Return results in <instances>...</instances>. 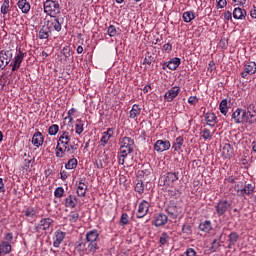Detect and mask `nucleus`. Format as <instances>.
<instances>
[{
    "label": "nucleus",
    "instance_id": "1",
    "mask_svg": "<svg viewBox=\"0 0 256 256\" xmlns=\"http://www.w3.org/2000/svg\"><path fill=\"white\" fill-rule=\"evenodd\" d=\"M79 150V139L73 138V129L61 126L57 136L55 156L63 159L65 155H75Z\"/></svg>",
    "mask_w": 256,
    "mask_h": 256
},
{
    "label": "nucleus",
    "instance_id": "2",
    "mask_svg": "<svg viewBox=\"0 0 256 256\" xmlns=\"http://www.w3.org/2000/svg\"><path fill=\"white\" fill-rule=\"evenodd\" d=\"M86 243L89 253H96L99 249V232L90 230L86 233Z\"/></svg>",
    "mask_w": 256,
    "mask_h": 256
},
{
    "label": "nucleus",
    "instance_id": "3",
    "mask_svg": "<svg viewBox=\"0 0 256 256\" xmlns=\"http://www.w3.org/2000/svg\"><path fill=\"white\" fill-rule=\"evenodd\" d=\"M44 13L48 15L49 17H57L59 13H61V5H59V2L53 1V0H47L44 2Z\"/></svg>",
    "mask_w": 256,
    "mask_h": 256
},
{
    "label": "nucleus",
    "instance_id": "4",
    "mask_svg": "<svg viewBox=\"0 0 256 256\" xmlns=\"http://www.w3.org/2000/svg\"><path fill=\"white\" fill-rule=\"evenodd\" d=\"M13 233L6 232L4 233V240L0 242V254L9 255L13 251Z\"/></svg>",
    "mask_w": 256,
    "mask_h": 256
},
{
    "label": "nucleus",
    "instance_id": "5",
    "mask_svg": "<svg viewBox=\"0 0 256 256\" xmlns=\"http://www.w3.org/2000/svg\"><path fill=\"white\" fill-rule=\"evenodd\" d=\"M119 145V151H124L126 153H133V151H135V140H133L131 137H123L120 140Z\"/></svg>",
    "mask_w": 256,
    "mask_h": 256
},
{
    "label": "nucleus",
    "instance_id": "6",
    "mask_svg": "<svg viewBox=\"0 0 256 256\" xmlns=\"http://www.w3.org/2000/svg\"><path fill=\"white\" fill-rule=\"evenodd\" d=\"M232 120L236 124L249 123V116H247V111H245L241 108H237L232 113Z\"/></svg>",
    "mask_w": 256,
    "mask_h": 256
},
{
    "label": "nucleus",
    "instance_id": "7",
    "mask_svg": "<svg viewBox=\"0 0 256 256\" xmlns=\"http://www.w3.org/2000/svg\"><path fill=\"white\" fill-rule=\"evenodd\" d=\"M229 209H231V202H229L227 199H221L215 205V210L218 217H223V215H225Z\"/></svg>",
    "mask_w": 256,
    "mask_h": 256
},
{
    "label": "nucleus",
    "instance_id": "8",
    "mask_svg": "<svg viewBox=\"0 0 256 256\" xmlns=\"http://www.w3.org/2000/svg\"><path fill=\"white\" fill-rule=\"evenodd\" d=\"M13 59V53L9 50H0V69H5Z\"/></svg>",
    "mask_w": 256,
    "mask_h": 256
},
{
    "label": "nucleus",
    "instance_id": "9",
    "mask_svg": "<svg viewBox=\"0 0 256 256\" xmlns=\"http://www.w3.org/2000/svg\"><path fill=\"white\" fill-rule=\"evenodd\" d=\"M171 149V142L169 140H157L154 143V150L157 153H163V151H169Z\"/></svg>",
    "mask_w": 256,
    "mask_h": 256
},
{
    "label": "nucleus",
    "instance_id": "10",
    "mask_svg": "<svg viewBox=\"0 0 256 256\" xmlns=\"http://www.w3.org/2000/svg\"><path fill=\"white\" fill-rule=\"evenodd\" d=\"M65 19H63V17L60 16H55L52 18V20H48L47 21V25H49V23L51 24V27H53L54 31H57V33H59L61 31V29H63V23H64Z\"/></svg>",
    "mask_w": 256,
    "mask_h": 256
},
{
    "label": "nucleus",
    "instance_id": "11",
    "mask_svg": "<svg viewBox=\"0 0 256 256\" xmlns=\"http://www.w3.org/2000/svg\"><path fill=\"white\" fill-rule=\"evenodd\" d=\"M235 191L237 192L238 197H245V195H253L255 193V186L252 184H246L241 189L235 188Z\"/></svg>",
    "mask_w": 256,
    "mask_h": 256
},
{
    "label": "nucleus",
    "instance_id": "12",
    "mask_svg": "<svg viewBox=\"0 0 256 256\" xmlns=\"http://www.w3.org/2000/svg\"><path fill=\"white\" fill-rule=\"evenodd\" d=\"M256 74V63L249 62L244 66V71L241 72V77L243 79H247L248 75H255Z\"/></svg>",
    "mask_w": 256,
    "mask_h": 256
},
{
    "label": "nucleus",
    "instance_id": "13",
    "mask_svg": "<svg viewBox=\"0 0 256 256\" xmlns=\"http://www.w3.org/2000/svg\"><path fill=\"white\" fill-rule=\"evenodd\" d=\"M53 223V219L51 218H43L40 220L38 225L35 227V231L39 233L40 231H47L49 227H51V224Z\"/></svg>",
    "mask_w": 256,
    "mask_h": 256
},
{
    "label": "nucleus",
    "instance_id": "14",
    "mask_svg": "<svg viewBox=\"0 0 256 256\" xmlns=\"http://www.w3.org/2000/svg\"><path fill=\"white\" fill-rule=\"evenodd\" d=\"M147 213H149V202H147V200H143L138 206L136 217L138 219H143Z\"/></svg>",
    "mask_w": 256,
    "mask_h": 256
},
{
    "label": "nucleus",
    "instance_id": "15",
    "mask_svg": "<svg viewBox=\"0 0 256 256\" xmlns=\"http://www.w3.org/2000/svg\"><path fill=\"white\" fill-rule=\"evenodd\" d=\"M164 185H173L175 181L179 180V172H167L166 175L163 176Z\"/></svg>",
    "mask_w": 256,
    "mask_h": 256
},
{
    "label": "nucleus",
    "instance_id": "16",
    "mask_svg": "<svg viewBox=\"0 0 256 256\" xmlns=\"http://www.w3.org/2000/svg\"><path fill=\"white\" fill-rule=\"evenodd\" d=\"M114 133L115 130L113 128H108L107 131L103 132L102 137L100 139L102 147H106L109 144V141L111 140V137H113Z\"/></svg>",
    "mask_w": 256,
    "mask_h": 256
},
{
    "label": "nucleus",
    "instance_id": "17",
    "mask_svg": "<svg viewBox=\"0 0 256 256\" xmlns=\"http://www.w3.org/2000/svg\"><path fill=\"white\" fill-rule=\"evenodd\" d=\"M181 91V89L178 86H174L171 89H169L165 95H164V99L168 102L171 103V101H173V99H175V97H177V95H179V92Z\"/></svg>",
    "mask_w": 256,
    "mask_h": 256
},
{
    "label": "nucleus",
    "instance_id": "18",
    "mask_svg": "<svg viewBox=\"0 0 256 256\" xmlns=\"http://www.w3.org/2000/svg\"><path fill=\"white\" fill-rule=\"evenodd\" d=\"M44 141H45V138L43 137V133L39 131L34 133L32 137V145H34V147H37V148L41 147Z\"/></svg>",
    "mask_w": 256,
    "mask_h": 256
},
{
    "label": "nucleus",
    "instance_id": "19",
    "mask_svg": "<svg viewBox=\"0 0 256 256\" xmlns=\"http://www.w3.org/2000/svg\"><path fill=\"white\" fill-rule=\"evenodd\" d=\"M167 221H169V218L167 215L160 213L156 215L154 220L155 227H163V225H166Z\"/></svg>",
    "mask_w": 256,
    "mask_h": 256
},
{
    "label": "nucleus",
    "instance_id": "20",
    "mask_svg": "<svg viewBox=\"0 0 256 256\" xmlns=\"http://www.w3.org/2000/svg\"><path fill=\"white\" fill-rule=\"evenodd\" d=\"M232 15H233L234 19L243 21V19H245L247 17V10L237 7V8H234Z\"/></svg>",
    "mask_w": 256,
    "mask_h": 256
},
{
    "label": "nucleus",
    "instance_id": "21",
    "mask_svg": "<svg viewBox=\"0 0 256 256\" xmlns=\"http://www.w3.org/2000/svg\"><path fill=\"white\" fill-rule=\"evenodd\" d=\"M179 65H181V58H177V57L164 63V67H167L168 69H170V71H175L177 67H179Z\"/></svg>",
    "mask_w": 256,
    "mask_h": 256
},
{
    "label": "nucleus",
    "instance_id": "22",
    "mask_svg": "<svg viewBox=\"0 0 256 256\" xmlns=\"http://www.w3.org/2000/svg\"><path fill=\"white\" fill-rule=\"evenodd\" d=\"M63 239H65V232H61V231L55 232L53 247H55L56 249H59L61 243H63Z\"/></svg>",
    "mask_w": 256,
    "mask_h": 256
},
{
    "label": "nucleus",
    "instance_id": "23",
    "mask_svg": "<svg viewBox=\"0 0 256 256\" xmlns=\"http://www.w3.org/2000/svg\"><path fill=\"white\" fill-rule=\"evenodd\" d=\"M198 228L200 231H203V233H211V231H213V224L211 220H205L199 224Z\"/></svg>",
    "mask_w": 256,
    "mask_h": 256
},
{
    "label": "nucleus",
    "instance_id": "24",
    "mask_svg": "<svg viewBox=\"0 0 256 256\" xmlns=\"http://www.w3.org/2000/svg\"><path fill=\"white\" fill-rule=\"evenodd\" d=\"M64 205L68 207V209H75V207H77V197L69 195L65 198Z\"/></svg>",
    "mask_w": 256,
    "mask_h": 256
},
{
    "label": "nucleus",
    "instance_id": "25",
    "mask_svg": "<svg viewBox=\"0 0 256 256\" xmlns=\"http://www.w3.org/2000/svg\"><path fill=\"white\" fill-rule=\"evenodd\" d=\"M247 113L250 118H248L249 123H255L256 122V105L250 104L247 108Z\"/></svg>",
    "mask_w": 256,
    "mask_h": 256
},
{
    "label": "nucleus",
    "instance_id": "26",
    "mask_svg": "<svg viewBox=\"0 0 256 256\" xmlns=\"http://www.w3.org/2000/svg\"><path fill=\"white\" fill-rule=\"evenodd\" d=\"M50 35L51 27H49V24L42 26L39 31V39H49Z\"/></svg>",
    "mask_w": 256,
    "mask_h": 256
},
{
    "label": "nucleus",
    "instance_id": "27",
    "mask_svg": "<svg viewBox=\"0 0 256 256\" xmlns=\"http://www.w3.org/2000/svg\"><path fill=\"white\" fill-rule=\"evenodd\" d=\"M18 8L22 11V13H29L31 11V4L27 0H19L18 3Z\"/></svg>",
    "mask_w": 256,
    "mask_h": 256
},
{
    "label": "nucleus",
    "instance_id": "28",
    "mask_svg": "<svg viewBox=\"0 0 256 256\" xmlns=\"http://www.w3.org/2000/svg\"><path fill=\"white\" fill-rule=\"evenodd\" d=\"M205 121L209 127H215L217 125V116L214 113H206Z\"/></svg>",
    "mask_w": 256,
    "mask_h": 256
},
{
    "label": "nucleus",
    "instance_id": "29",
    "mask_svg": "<svg viewBox=\"0 0 256 256\" xmlns=\"http://www.w3.org/2000/svg\"><path fill=\"white\" fill-rule=\"evenodd\" d=\"M141 115V106L139 104H134L129 112V117L135 119Z\"/></svg>",
    "mask_w": 256,
    "mask_h": 256
},
{
    "label": "nucleus",
    "instance_id": "30",
    "mask_svg": "<svg viewBox=\"0 0 256 256\" xmlns=\"http://www.w3.org/2000/svg\"><path fill=\"white\" fill-rule=\"evenodd\" d=\"M87 193V184L84 182H79L77 185V195L78 197H85Z\"/></svg>",
    "mask_w": 256,
    "mask_h": 256
},
{
    "label": "nucleus",
    "instance_id": "31",
    "mask_svg": "<svg viewBox=\"0 0 256 256\" xmlns=\"http://www.w3.org/2000/svg\"><path fill=\"white\" fill-rule=\"evenodd\" d=\"M183 143H184L183 137L182 136L177 137L173 142L172 149L178 153L179 151H181V147H183Z\"/></svg>",
    "mask_w": 256,
    "mask_h": 256
},
{
    "label": "nucleus",
    "instance_id": "32",
    "mask_svg": "<svg viewBox=\"0 0 256 256\" xmlns=\"http://www.w3.org/2000/svg\"><path fill=\"white\" fill-rule=\"evenodd\" d=\"M23 213L25 217H28L29 219H35V217L37 216V209L29 206L23 211Z\"/></svg>",
    "mask_w": 256,
    "mask_h": 256
},
{
    "label": "nucleus",
    "instance_id": "33",
    "mask_svg": "<svg viewBox=\"0 0 256 256\" xmlns=\"http://www.w3.org/2000/svg\"><path fill=\"white\" fill-rule=\"evenodd\" d=\"M75 249L78 251V253H84V251H89L87 248V242H83V240H78L75 243Z\"/></svg>",
    "mask_w": 256,
    "mask_h": 256
},
{
    "label": "nucleus",
    "instance_id": "34",
    "mask_svg": "<svg viewBox=\"0 0 256 256\" xmlns=\"http://www.w3.org/2000/svg\"><path fill=\"white\" fill-rule=\"evenodd\" d=\"M182 19L184 23H191L193 19H195V13H193L192 11H186L183 13Z\"/></svg>",
    "mask_w": 256,
    "mask_h": 256
},
{
    "label": "nucleus",
    "instance_id": "35",
    "mask_svg": "<svg viewBox=\"0 0 256 256\" xmlns=\"http://www.w3.org/2000/svg\"><path fill=\"white\" fill-rule=\"evenodd\" d=\"M77 165H79V162L77 161V158H71L65 164V169H68V170L77 169Z\"/></svg>",
    "mask_w": 256,
    "mask_h": 256
},
{
    "label": "nucleus",
    "instance_id": "36",
    "mask_svg": "<svg viewBox=\"0 0 256 256\" xmlns=\"http://www.w3.org/2000/svg\"><path fill=\"white\" fill-rule=\"evenodd\" d=\"M84 123L83 120L77 119L76 124H75V134L76 135H81L84 131Z\"/></svg>",
    "mask_w": 256,
    "mask_h": 256
},
{
    "label": "nucleus",
    "instance_id": "37",
    "mask_svg": "<svg viewBox=\"0 0 256 256\" xmlns=\"http://www.w3.org/2000/svg\"><path fill=\"white\" fill-rule=\"evenodd\" d=\"M23 59H25V53H23L21 50L15 55L13 63L16 65H19L21 67V64L23 63Z\"/></svg>",
    "mask_w": 256,
    "mask_h": 256
},
{
    "label": "nucleus",
    "instance_id": "38",
    "mask_svg": "<svg viewBox=\"0 0 256 256\" xmlns=\"http://www.w3.org/2000/svg\"><path fill=\"white\" fill-rule=\"evenodd\" d=\"M171 241V236L167 232H163L159 238L160 245H167Z\"/></svg>",
    "mask_w": 256,
    "mask_h": 256
},
{
    "label": "nucleus",
    "instance_id": "39",
    "mask_svg": "<svg viewBox=\"0 0 256 256\" xmlns=\"http://www.w3.org/2000/svg\"><path fill=\"white\" fill-rule=\"evenodd\" d=\"M219 109H220V113H222V115H227V113L229 111V107L227 106V99H223L220 102Z\"/></svg>",
    "mask_w": 256,
    "mask_h": 256
},
{
    "label": "nucleus",
    "instance_id": "40",
    "mask_svg": "<svg viewBox=\"0 0 256 256\" xmlns=\"http://www.w3.org/2000/svg\"><path fill=\"white\" fill-rule=\"evenodd\" d=\"M61 130H59V125L57 124H52L49 128H48V135H51L52 137H55V135H57V133L59 134Z\"/></svg>",
    "mask_w": 256,
    "mask_h": 256
},
{
    "label": "nucleus",
    "instance_id": "41",
    "mask_svg": "<svg viewBox=\"0 0 256 256\" xmlns=\"http://www.w3.org/2000/svg\"><path fill=\"white\" fill-rule=\"evenodd\" d=\"M202 139H204V141H207L208 139H212L213 138V134L211 133V130L204 128L201 133H200Z\"/></svg>",
    "mask_w": 256,
    "mask_h": 256
},
{
    "label": "nucleus",
    "instance_id": "42",
    "mask_svg": "<svg viewBox=\"0 0 256 256\" xmlns=\"http://www.w3.org/2000/svg\"><path fill=\"white\" fill-rule=\"evenodd\" d=\"M151 63H155V57L150 52H147L144 58V65H151Z\"/></svg>",
    "mask_w": 256,
    "mask_h": 256
},
{
    "label": "nucleus",
    "instance_id": "43",
    "mask_svg": "<svg viewBox=\"0 0 256 256\" xmlns=\"http://www.w3.org/2000/svg\"><path fill=\"white\" fill-rule=\"evenodd\" d=\"M229 243H232V245H235L237 241H239V234L236 232H231L228 236Z\"/></svg>",
    "mask_w": 256,
    "mask_h": 256
},
{
    "label": "nucleus",
    "instance_id": "44",
    "mask_svg": "<svg viewBox=\"0 0 256 256\" xmlns=\"http://www.w3.org/2000/svg\"><path fill=\"white\" fill-rule=\"evenodd\" d=\"M135 191H136V193H139L140 195L144 193V191H145V184H143V181L139 180L136 183Z\"/></svg>",
    "mask_w": 256,
    "mask_h": 256
},
{
    "label": "nucleus",
    "instance_id": "45",
    "mask_svg": "<svg viewBox=\"0 0 256 256\" xmlns=\"http://www.w3.org/2000/svg\"><path fill=\"white\" fill-rule=\"evenodd\" d=\"M68 217L70 223H77V221H79V212L72 211Z\"/></svg>",
    "mask_w": 256,
    "mask_h": 256
},
{
    "label": "nucleus",
    "instance_id": "46",
    "mask_svg": "<svg viewBox=\"0 0 256 256\" xmlns=\"http://www.w3.org/2000/svg\"><path fill=\"white\" fill-rule=\"evenodd\" d=\"M168 213L171 215L172 219H177L179 217V211L177 210V206L168 208Z\"/></svg>",
    "mask_w": 256,
    "mask_h": 256
},
{
    "label": "nucleus",
    "instance_id": "47",
    "mask_svg": "<svg viewBox=\"0 0 256 256\" xmlns=\"http://www.w3.org/2000/svg\"><path fill=\"white\" fill-rule=\"evenodd\" d=\"M63 195H65V189H63V187L60 186L54 190V197H56L57 199H61Z\"/></svg>",
    "mask_w": 256,
    "mask_h": 256
},
{
    "label": "nucleus",
    "instance_id": "48",
    "mask_svg": "<svg viewBox=\"0 0 256 256\" xmlns=\"http://www.w3.org/2000/svg\"><path fill=\"white\" fill-rule=\"evenodd\" d=\"M0 11L2 15H7L9 13V0H4Z\"/></svg>",
    "mask_w": 256,
    "mask_h": 256
},
{
    "label": "nucleus",
    "instance_id": "49",
    "mask_svg": "<svg viewBox=\"0 0 256 256\" xmlns=\"http://www.w3.org/2000/svg\"><path fill=\"white\" fill-rule=\"evenodd\" d=\"M107 35H109V37H115L117 35V28L115 25H110L107 28Z\"/></svg>",
    "mask_w": 256,
    "mask_h": 256
},
{
    "label": "nucleus",
    "instance_id": "50",
    "mask_svg": "<svg viewBox=\"0 0 256 256\" xmlns=\"http://www.w3.org/2000/svg\"><path fill=\"white\" fill-rule=\"evenodd\" d=\"M129 224V214L123 213L120 218V225L125 226Z\"/></svg>",
    "mask_w": 256,
    "mask_h": 256
},
{
    "label": "nucleus",
    "instance_id": "51",
    "mask_svg": "<svg viewBox=\"0 0 256 256\" xmlns=\"http://www.w3.org/2000/svg\"><path fill=\"white\" fill-rule=\"evenodd\" d=\"M182 232L185 234V235H191V233H193V230L191 229V225L189 224H184L182 226Z\"/></svg>",
    "mask_w": 256,
    "mask_h": 256
},
{
    "label": "nucleus",
    "instance_id": "52",
    "mask_svg": "<svg viewBox=\"0 0 256 256\" xmlns=\"http://www.w3.org/2000/svg\"><path fill=\"white\" fill-rule=\"evenodd\" d=\"M218 247H221V243L217 239H214L212 242V246L210 247V251H212V253H215Z\"/></svg>",
    "mask_w": 256,
    "mask_h": 256
},
{
    "label": "nucleus",
    "instance_id": "53",
    "mask_svg": "<svg viewBox=\"0 0 256 256\" xmlns=\"http://www.w3.org/2000/svg\"><path fill=\"white\" fill-rule=\"evenodd\" d=\"M223 151H227V157H232L233 156V147H231L230 144H226L223 148Z\"/></svg>",
    "mask_w": 256,
    "mask_h": 256
},
{
    "label": "nucleus",
    "instance_id": "54",
    "mask_svg": "<svg viewBox=\"0 0 256 256\" xmlns=\"http://www.w3.org/2000/svg\"><path fill=\"white\" fill-rule=\"evenodd\" d=\"M162 51H165L166 53H171L173 51V45L171 43H166L162 46Z\"/></svg>",
    "mask_w": 256,
    "mask_h": 256
},
{
    "label": "nucleus",
    "instance_id": "55",
    "mask_svg": "<svg viewBox=\"0 0 256 256\" xmlns=\"http://www.w3.org/2000/svg\"><path fill=\"white\" fill-rule=\"evenodd\" d=\"M188 103L190 105H197V103H199V98H197V96H190L188 98Z\"/></svg>",
    "mask_w": 256,
    "mask_h": 256
},
{
    "label": "nucleus",
    "instance_id": "56",
    "mask_svg": "<svg viewBox=\"0 0 256 256\" xmlns=\"http://www.w3.org/2000/svg\"><path fill=\"white\" fill-rule=\"evenodd\" d=\"M186 256H197V251L193 248H188L185 252Z\"/></svg>",
    "mask_w": 256,
    "mask_h": 256
},
{
    "label": "nucleus",
    "instance_id": "57",
    "mask_svg": "<svg viewBox=\"0 0 256 256\" xmlns=\"http://www.w3.org/2000/svg\"><path fill=\"white\" fill-rule=\"evenodd\" d=\"M224 19L225 21H233V14L231 13V11H226L224 13Z\"/></svg>",
    "mask_w": 256,
    "mask_h": 256
},
{
    "label": "nucleus",
    "instance_id": "58",
    "mask_svg": "<svg viewBox=\"0 0 256 256\" xmlns=\"http://www.w3.org/2000/svg\"><path fill=\"white\" fill-rule=\"evenodd\" d=\"M219 9H223L224 7H227V0H216Z\"/></svg>",
    "mask_w": 256,
    "mask_h": 256
},
{
    "label": "nucleus",
    "instance_id": "59",
    "mask_svg": "<svg viewBox=\"0 0 256 256\" xmlns=\"http://www.w3.org/2000/svg\"><path fill=\"white\" fill-rule=\"evenodd\" d=\"M68 177H69V174L67 173V171L63 170L60 172V179L62 181H67Z\"/></svg>",
    "mask_w": 256,
    "mask_h": 256
},
{
    "label": "nucleus",
    "instance_id": "60",
    "mask_svg": "<svg viewBox=\"0 0 256 256\" xmlns=\"http://www.w3.org/2000/svg\"><path fill=\"white\" fill-rule=\"evenodd\" d=\"M62 53H63V55H64V57H70V55H71V50L69 49V47H64L63 49H62Z\"/></svg>",
    "mask_w": 256,
    "mask_h": 256
},
{
    "label": "nucleus",
    "instance_id": "61",
    "mask_svg": "<svg viewBox=\"0 0 256 256\" xmlns=\"http://www.w3.org/2000/svg\"><path fill=\"white\" fill-rule=\"evenodd\" d=\"M118 155L121 156L124 160L127 159L129 155H131L130 152H125L123 150H119Z\"/></svg>",
    "mask_w": 256,
    "mask_h": 256
},
{
    "label": "nucleus",
    "instance_id": "62",
    "mask_svg": "<svg viewBox=\"0 0 256 256\" xmlns=\"http://www.w3.org/2000/svg\"><path fill=\"white\" fill-rule=\"evenodd\" d=\"M0 193H5V183L3 182V178H0Z\"/></svg>",
    "mask_w": 256,
    "mask_h": 256
},
{
    "label": "nucleus",
    "instance_id": "63",
    "mask_svg": "<svg viewBox=\"0 0 256 256\" xmlns=\"http://www.w3.org/2000/svg\"><path fill=\"white\" fill-rule=\"evenodd\" d=\"M250 16L252 19H256V6H253V8L250 10Z\"/></svg>",
    "mask_w": 256,
    "mask_h": 256
},
{
    "label": "nucleus",
    "instance_id": "64",
    "mask_svg": "<svg viewBox=\"0 0 256 256\" xmlns=\"http://www.w3.org/2000/svg\"><path fill=\"white\" fill-rule=\"evenodd\" d=\"M10 66L12 67V71H17L21 67L19 64H15V62H12Z\"/></svg>",
    "mask_w": 256,
    "mask_h": 256
}]
</instances>
